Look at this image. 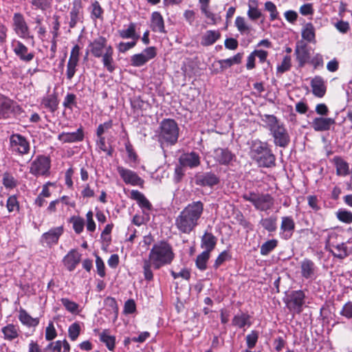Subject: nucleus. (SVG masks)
<instances>
[{
    "label": "nucleus",
    "mask_w": 352,
    "mask_h": 352,
    "mask_svg": "<svg viewBox=\"0 0 352 352\" xmlns=\"http://www.w3.org/2000/svg\"><path fill=\"white\" fill-rule=\"evenodd\" d=\"M175 258L172 246L165 241H161L153 245L148 259L143 261V274L145 280L151 281L153 279L151 267L159 270L162 266L169 265Z\"/></svg>",
    "instance_id": "nucleus-1"
},
{
    "label": "nucleus",
    "mask_w": 352,
    "mask_h": 352,
    "mask_svg": "<svg viewBox=\"0 0 352 352\" xmlns=\"http://www.w3.org/2000/svg\"><path fill=\"white\" fill-rule=\"evenodd\" d=\"M204 205L201 201L188 204L175 219V226L180 234H190L199 224Z\"/></svg>",
    "instance_id": "nucleus-2"
},
{
    "label": "nucleus",
    "mask_w": 352,
    "mask_h": 352,
    "mask_svg": "<svg viewBox=\"0 0 352 352\" xmlns=\"http://www.w3.org/2000/svg\"><path fill=\"white\" fill-rule=\"evenodd\" d=\"M250 155L260 167L272 168L276 166V156L266 142L252 140L250 146Z\"/></svg>",
    "instance_id": "nucleus-3"
},
{
    "label": "nucleus",
    "mask_w": 352,
    "mask_h": 352,
    "mask_svg": "<svg viewBox=\"0 0 352 352\" xmlns=\"http://www.w3.org/2000/svg\"><path fill=\"white\" fill-rule=\"evenodd\" d=\"M179 128L173 119H164L160 124L158 140L162 144L175 145L178 140Z\"/></svg>",
    "instance_id": "nucleus-4"
},
{
    "label": "nucleus",
    "mask_w": 352,
    "mask_h": 352,
    "mask_svg": "<svg viewBox=\"0 0 352 352\" xmlns=\"http://www.w3.org/2000/svg\"><path fill=\"white\" fill-rule=\"evenodd\" d=\"M244 200L250 201L254 208L260 211L271 210L274 204V198L268 193H259L249 191L242 195Z\"/></svg>",
    "instance_id": "nucleus-5"
},
{
    "label": "nucleus",
    "mask_w": 352,
    "mask_h": 352,
    "mask_svg": "<svg viewBox=\"0 0 352 352\" xmlns=\"http://www.w3.org/2000/svg\"><path fill=\"white\" fill-rule=\"evenodd\" d=\"M22 111L21 107L16 102L0 94V120L19 116Z\"/></svg>",
    "instance_id": "nucleus-6"
},
{
    "label": "nucleus",
    "mask_w": 352,
    "mask_h": 352,
    "mask_svg": "<svg viewBox=\"0 0 352 352\" xmlns=\"http://www.w3.org/2000/svg\"><path fill=\"white\" fill-rule=\"evenodd\" d=\"M305 299V294L302 290L292 291L287 297L286 306L293 314H299L302 311Z\"/></svg>",
    "instance_id": "nucleus-7"
},
{
    "label": "nucleus",
    "mask_w": 352,
    "mask_h": 352,
    "mask_svg": "<svg viewBox=\"0 0 352 352\" xmlns=\"http://www.w3.org/2000/svg\"><path fill=\"white\" fill-rule=\"evenodd\" d=\"M156 55L157 52L155 47H146L141 53L131 56L130 58V64L135 67H142L150 60L154 58Z\"/></svg>",
    "instance_id": "nucleus-8"
},
{
    "label": "nucleus",
    "mask_w": 352,
    "mask_h": 352,
    "mask_svg": "<svg viewBox=\"0 0 352 352\" xmlns=\"http://www.w3.org/2000/svg\"><path fill=\"white\" fill-rule=\"evenodd\" d=\"M10 147L13 153L21 155L28 153L30 144L26 138L19 133H14L10 137Z\"/></svg>",
    "instance_id": "nucleus-9"
},
{
    "label": "nucleus",
    "mask_w": 352,
    "mask_h": 352,
    "mask_svg": "<svg viewBox=\"0 0 352 352\" xmlns=\"http://www.w3.org/2000/svg\"><path fill=\"white\" fill-rule=\"evenodd\" d=\"M13 30L15 33L21 38H30V28L26 23L23 15L21 13L16 12L13 15Z\"/></svg>",
    "instance_id": "nucleus-10"
},
{
    "label": "nucleus",
    "mask_w": 352,
    "mask_h": 352,
    "mask_svg": "<svg viewBox=\"0 0 352 352\" xmlns=\"http://www.w3.org/2000/svg\"><path fill=\"white\" fill-rule=\"evenodd\" d=\"M82 0H74L69 12L68 24L70 28H74L78 23L83 22V10Z\"/></svg>",
    "instance_id": "nucleus-11"
},
{
    "label": "nucleus",
    "mask_w": 352,
    "mask_h": 352,
    "mask_svg": "<svg viewBox=\"0 0 352 352\" xmlns=\"http://www.w3.org/2000/svg\"><path fill=\"white\" fill-rule=\"evenodd\" d=\"M50 160L44 155L38 156L31 164L30 172L35 176L45 175L49 173Z\"/></svg>",
    "instance_id": "nucleus-12"
},
{
    "label": "nucleus",
    "mask_w": 352,
    "mask_h": 352,
    "mask_svg": "<svg viewBox=\"0 0 352 352\" xmlns=\"http://www.w3.org/2000/svg\"><path fill=\"white\" fill-rule=\"evenodd\" d=\"M110 45L107 44V39L102 36H98L90 42L87 50L95 58H100L106 52Z\"/></svg>",
    "instance_id": "nucleus-13"
},
{
    "label": "nucleus",
    "mask_w": 352,
    "mask_h": 352,
    "mask_svg": "<svg viewBox=\"0 0 352 352\" xmlns=\"http://www.w3.org/2000/svg\"><path fill=\"white\" fill-rule=\"evenodd\" d=\"M11 47L15 55L23 62L29 63L34 58V53L29 52L28 48L20 41L13 40Z\"/></svg>",
    "instance_id": "nucleus-14"
},
{
    "label": "nucleus",
    "mask_w": 352,
    "mask_h": 352,
    "mask_svg": "<svg viewBox=\"0 0 352 352\" xmlns=\"http://www.w3.org/2000/svg\"><path fill=\"white\" fill-rule=\"evenodd\" d=\"M117 170L126 184L139 186L143 185L144 180L135 172L120 166L117 167Z\"/></svg>",
    "instance_id": "nucleus-15"
},
{
    "label": "nucleus",
    "mask_w": 352,
    "mask_h": 352,
    "mask_svg": "<svg viewBox=\"0 0 352 352\" xmlns=\"http://www.w3.org/2000/svg\"><path fill=\"white\" fill-rule=\"evenodd\" d=\"M213 157L221 165L228 166L236 160V155L228 148H217L214 150Z\"/></svg>",
    "instance_id": "nucleus-16"
},
{
    "label": "nucleus",
    "mask_w": 352,
    "mask_h": 352,
    "mask_svg": "<svg viewBox=\"0 0 352 352\" xmlns=\"http://www.w3.org/2000/svg\"><path fill=\"white\" fill-rule=\"evenodd\" d=\"M64 232L63 226L52 228L48 232L43 233L41 237V242L48 247L57 244L60 236Z\"/></svg>",
    "instance_id": "nucleus-17"
},
{
    "label": "nucleus",
    "mask_w": 352,
    "mask_h": 352,
    "mask_svg": "<svg viewBox=\"0 0 352 352\" xmlns=\"http://www.w3.org/2000/svg\"><path fill=\"white\" fill-rule=\"evenodd\" d=\"M270 132L274 138L275 145L285 148L289 144V135L282 124Z\"/></svg>",
    "instance_id": "nucleus-18"
},
{
    "label": "nucleus",
    "mask_w": 352,
    "mask_h": 352,
    "mask_svg": "<svg viewBox=\"0 0 352 352\" xmlns=\"http://www.w3.org/2000/svg\"><path fill=\"white\" fill-rule=\"evenodd\" d=\"M219 177L212 172L204 173L195 176V183L201 186L212 187L219 183Z\"/></svg>",
    "instance_id": "nucleus-19"
},
{
    "label": "nucleus",
    "mask_w": 352,
    "mask_h": 352,
    "mask_svg": "<svg viewBox=\"0 0 352 352\" xmlns=\"http://www.w3.org/2000/svg\"><path fill=\"white\" fill-rule=\"evenodd\" d=\"M300 273L302 277L305 279L314 280L316 277V267L315 263L310 259L305 258L300 263Z\"/></svg>",
    "instance_id": "nucleus-20"
},
{
    "label": "nucleus",
    "mask_w": 352,
    "mask_h": 352,
    "mask_svg": "<svg viewBox=\"0 0 352 352\" xmlns=\"http://www.w3.org/2000/svg\"><path fill=\"white\" fill-rule=\"evenodd\" d=\"M58 139L63 143L81 142L84 139V131L82 128L80 127L75 132H62L58 135Z\"/></svg>",
    "instance_id": "nucleus-21"
},
{
    "label": "nucleus",
    "mask_w": 352,
    "mask_h": 352,
    "mask_svg": "<svg viewBox=\"0 0 352 352\" xmlns=\"http://www.w3.org/2000/svg\"><path fill=\"white\" fill-rule=\"evenodd\" d=\"M179 162L180 165L185 167H190L191 168L197 167L200 164V157L198 153L195 152H190L182 154L179 158Z\"/></svg>",
    "instance_id": "nucleus-22"
},
{
    "label": "nucleus",
    "mask_w": 352,
    "mask_h": 352,
    "mask_svg": "<svg viewBox=\"0 0 352 352\" xmlns=\"http://www.w3.org/2000/svg\"><path fill=\"white\" fill-rule=\"evenodd\" d=\"M281 220L280 231L282 237L285 239H289L294 231L295 222L292 217H283Z\"/></svg>",
    "instance_id": "nucleus-23"
},
{
    "label": "nucleus",
    "mask_w": 352,
    "mask_h": 352,
    "mask_svg": "<svg viewBox=\"0 0 352 352\" xmlns=\"http://www.w3.org/2000/svg\"><path fill=\"white\" fill-rule=\"evenodd\" d=\"M335 123L336 121L333 118L318 117L313 120L311 126L316 131H324L329 130Z\"/></svg>",
    "instance_id": "nucleus-24"
},
{
    "label": "nucleus",
    "mask_w": 352,
    "mask_h": 352,
    "mask_svg": "<svg viewBox=\"0 0 352 352\" xmlns=\"http://www.w3.org/2000/svg\"><path fill=\"white\" fill-rule=\"evenodd\" d=\"M81 260V254L76 250H72L63 258V263L67 269L72 272Z\"/></svg>",
    "instance_id": "nucleus-25"
},
{
    "label": "nucleus",
    "mask_w": 352,
    "mask_h": 352,
    "mask_svg": "<svg viewBox=\"0 0 352 352\" xmlns=\"http://www.w3.org/2000/svg\"><path fill=\"white\" fill-rule=\"evenodd\" d=\"M151 28L155 32L166 33L164 21L159 12H153L151 17Z\"/></svg>",
    "instance_id": "nucleus-26"
},
{
    "label": "nucleus",
    "mask_w": 352,
    "mask_h": 352,
    "mask_svg": "<svg viewBox=\"0 0 352 352\" xmlns=\"http://www.w3.org/2000/svg\"><path fill=\"white\" fill-rule=\"evenodd\" d=\"M87 10L89 12L90 19L92 21L96 22L98 20L103 21L104 9L97 0L91 1Z\"/></svg>",
    "instance_id": "nucleus-27"
},
{
    "label": "nucleus",
    "mask_w": 352,
    "mask_h": 352,
    "mask_svg": "<svg viewBox=\"0 0 352 352\" xmlns=\"http://www.w3.org/2000/svg\"><path fill=\"white\" fill-rule=\"evenodd\" d=\"M217 242V237L211 232H205L201 239V247L204 251L211 252L215 248Z\"/></svg>",
    "instance_id": "nucleus-28"
},
{
    "label": "nucleus",
    "mask_w": 352,
    "mask_h": 352,
    "mask_svg": "<svg viewBox=\"0 0 352 352\" xmlns=\"http://www.w3.org/2000/svg\"><path fill=\"white\" fill-rule=\"evenodd\" d=\"M118 34L123 39L131 38L136 42L140 38V34L136 32V24L135 23H130L126 29L119 30Z\"/></svg>",
    "instance_id": "nucleus-29"
},
{
    "label": "nucleus",
    "mask_w": 352,
    "mask_h": 352,
    "mask_svg": "<svg viewBox=\"0 0 352 352\" xmlns=\"http://www.w3.org/2000/svg\"><path fill=\"white\" fill-rule=\"evenodd\" d=\"M113 49L111 45L107 49L106 53H104L100 58H102V62L104 68L109 72H113L116 69V65L113 58Z\"/></svg>",
    "instance_id": "nucleus-30"
},
{
    "label": "nucleus",
    "mask_w": 352,
    "mask_h": 352,
    "mask_svg": "<svg viewBox=\"0 0 352 352\" xmlns=\"http://www.w3.org/2000/svg\"><path fill=\"white\" fill-rule=\"evenodd\" d=\"M46 351L52 352H69L70 351V346L66 340L63 341L57 340L56 342H50L45 348Z\"/></svg>",
    "instance_id": "nucleus-31"
},
{
    "label": "nucleus",
    "mask_w": 352,
    "mask_h": 352,
    "mask_svg": "<svg viewBox=\"0 0 352 352\" xmlns=\"http://www.w3.org/2000/svg\"><path fill=\"white\" fill-rule=\"evenodd\" d=\"M42 105L45 108L48 109L52 113L56 111L58 105L56 93L54 91L52 94H49L44 97L42 100Z\"/></svg>",
    "instance_id": "nucleus-32"
},
{
    "label": "nucleus",
    "mask_w": 352,
    "mask_h": 352,
    "mask_svg": "<svg viewBox=\"0 0 352 352\" xmlns=\"http://www.w3.org/2000/svg\"><path fill=\"white\" fill-rule=\"evenodd\" d=\"M3 338L8 341H12L19 336V328L13 324H8L1 329Z\"/></svg>",
    "instance_id": "nucleus-33"
},
{
    "label": "nucleus",
    "mask_w": 352,
    "mask_h": 352,
    "mask_svg": "<svg viewBox=\"0 0 352 352\" xmlns=\"http://www.w3.org/2000/svg\"><path fill=\"white\" fill-rule=\"evenodd\" d=\"M221 34L217 30H208L201 37V44L204 46H209L214 44L219 38Z\"/></svg>",
    "instance_id": "nucleus-34"
},
{
    "label": "nucleus",
    "mask_w": 352,
    "mask_h": 352,
    "mask_svg": "<svg viewBox=\"0 0 352 352\" xmlns=\"http://www.w3.org/2000/svg\"><path fill=\"white\" fill-rule=\"evenodd\" d=\"M295 54L299 66H304L309 58V53L307 49L306 45H297L295 49Z\"/></svg>",
    "instance_id": "nucleus-35"
},
{
    "label": "nucleus",
    "mask_w": 352,
    "mask_h": 352,
    "mask_svg": "<svg viewBox=\"0 0 352 352\" xmlns=\"http://www.w3.org/2000/svg\"><path fill=\"white\" fill-rule=\"evenodd\" d=\"M333 162L336 167V174L339 176H346L349 174V165L340 157H335Z\"/></svg>",
    "instance_id": "nucleus-36"
},
{
    "label": "nucleus",
    "mask_w": 352,
    "mask_h": 352,
    "mask_svg": "<svg viewBox=\"0 0 352 352\" xmlns=\"http://www.w3.org/2000/svg\"><path fill=\"white\" fill-rule=\"evenodd\" d=\"M334 257L339 259H344L349 255L346 244L344 242L338 243L333 248V252H331Z\"/></svg>",
    "instance_id": "nucleus-37"
},
{
    "label": "nucleus",
    "mask_w": 352,
    "mask_h": 352,
    "mask_svg": "<svg viewBox=\"0 0 352 352\" xmlns=\"http://www.w3.org/2000/svg\"><path fill=\"white\" fill-rule=\"evenodd\" d=\"M19 319L23 324L28 327H36L39 323L38 318H32L24 309L19 311Z\"/></svg>",
    "instance_id": "nucleus-38"
},
{
    "label": "nucleus",
    "mask_w": 352,
    "mask_h": 352,
    "mask_svg": "<svg viewBox=\"0 0 352 352\" xmlns=\"http://www.w3.org/2000/svg\"><path fill=\"white\" fill-rule=\"evenodd\" d=\"M276 217L271 216L270 217L262 218L259 223L265 230L269 232H272L276 230Z\"/></svg>",
    "instance_id": "nucleus-39"
},
{
    "label": "nucleus",
    "mask_w": 352,
    "mask_h": 352,
    "mask_svg": "<svg viewBox=\"0 0 352 352\" xmlns=\"http://www.w3.org/2000/svg\"><path fill=\"white\" fill-rule=\"evenodd\" d=\"M315 28L311 23H306L302 30V37L307 41L315 42Z\"/></svg>",
    "instance_id": "nucleus-40"
},
{
    "label": "nucleus",
    "mask_w": 352,
    "mask_h": 352,
    "mask_svg": "<svg viewBox=\"0 0 352 352\" xmlns=\"http://www.w3.org/2000/svg\"><path fill=\"white\" fill-rule=\"evenodd\" d=\"M131 196L133 199H135L138 202L141 208L148 210L151 209V204L149 201L138 190H132Z\"/></svg>",
    "instance_id": "nucleus-41"
},
{
    "label": "nucleus",
    "mask_w": 352,
    "mask_h": 352,
    "mask_svg": "<svg viewBox=\"0 0 352 352\" xmlns=\"http://www.w3.org/2000/svg\"><path fill=\"white\" fill-rule=\"evenodd\" d=\"M261 121L265 124V126L270 131L281 124L274 115L264 114L261 116Z\"/></svg>",
    "instance_id": "nucleus-42"
},
{
    "label": "nucleus",
    "mask_w": 352,
    "mask_h": 352,
    "mask_svg": "<svg viewBox=\"0 0 352 352\" xmlns=\"http://www.w3.org/2000/svg\"><path fill=\"white\" fill-rule=\"evenodd\" d=\"M339 235L333 232L330 231L327 234V236L325 239V250L329 252H333V248L337 245L339 242L338 241V239Z\"/></svg>",
    "instance_id": "nucleus-43"
},
{
    "label": "nucleus",
    "mask_w": 352,
    "mask_h": 352,
    "mask_svg": "<svg viewBox=\"0 0 352 352\" xmlns=\"http://www.w3.org/2000/svg\"><path fill=\"white\" fill-rule=\"evenodd\" d=\"M243 58V54L238 53L232 57L219 60V64L222 68L227 69L233 65L241 63Z\"/></svg>",
    "instance_id": "nucleus-44"
},
{
    "label": "nucleus",
    "mask_w": 352,
    "mask_h": 352,
    "mask_svg": "<svg viewBox=\"0 0 352 352\" xmlns=\"http://www.w3.org/2000/svg\"><path fill=\"white\" fill-rule=\"evenodd\" d=\"M210 253L204 251L197 256L196 266L200 270H205L207 268V262L210 258Z\"/></svg>",
    "instance_id": "nucleus-45"
},
{
    "label": "nucleus",
    "mask_w": 352,
    "mask_h": 352,
    "mask_svg": "<svg viewBox=\"0 0 352 352\" xmlns=\"http://www.w3.org/2000/svg\"><path fill=\"white\" fill-rule=\"evenodd\" d=\"M278 245V241L276 239H271L266 242H265L261 246L260 252L263 256H267L274 249L276 248Z\"/></svg>",
    "instance_id": "nucleus-46"
},
{
    "label": "nucleus",
    "mask_w": 352,
    "mask_h": 352,
    "mask_svg": "<svg viewBox=\"0 0 352 352\" xmlns=\"http://www.w3.org/2000/svg\"><path fill=\"white\" fill-rule=\"evenodd\" d=\"M32 6L36 10L45 11L51 7L52 0H30Z\"/></svg>",
    "instance_id": "nucleus-47"
},
{
    "label": "nucleus",
    "mask_w": 352,
    "mask_h": 352,
    "mask_svg": "<svg viewBox=\"0 0 352 352\" xmlns=\"http://www.w3.org/2000/svg\"><path fill=\"white\" fill-rule=\"evenodd\" d=\"M60 301L65 308L72 314H78L79 305L74 301L70 300L67 298H63Z\"/></svg>",
    "instance_id": "nucleus-48"
},
{
    "label": "nucleus",
    "mask_w": 352,
    "mask_h": 352,
    "mask_svg": "<svg viewBox=\"0 0 352 352\" xmlns=\"http://www.w3.org/2000/svg\"><path fill=\"white\" fill-rule=\"evenodd\" d=\"M2 183L6 188H14L17 185V181L12 174L8 172L3 173Z\"/></svg>",
    "instance_id": "nucleus-49"
},
{
    "label": "nucleus",
    "mask_w": 352,
    "mask_h": 352,
    "mask_svg": "<svg viewBox=\"0 0 352 352\" xmlns=\"http://www.w3.org/2000/svg\"><path fill=\"white\" fill-rule=\"evenodd\" d=\"M235 25L241 34H248L250 32V27L246 23L245 19L242 16H237L236 18Z\"/></svg>",
    "instance_id": "nucleus-50"
},
{
    "label": "nucleus",
    "mask_w": 352,
    "mask_h": 352,
    "mask_svg": "<svg viewBox=\"0 0 352 352\" xmlns=\"http://www.w3.org/2000/svg\"><path fill=\"white\" fill-rule=\"evenodd\" d=\"M249 318L250 316L248 314L242 313L234 317L232 320V324L239 328H242L247 324Z\"/></svg>",
    "instance_id": "nucleus-51"
},
{
    "label": "nucleus",
    "mask_w": 352,
    "mask_h": 352,
    "mask_svg": "<svg viewBox=\"0 0 352 352\" xmlns=\"http://www.w3.org/2000/svg\"><path fill=\"white\" fill-rule=\"evenodd\" d=\"M69 221L73 224V228L77 234L82 232L85 226V221L82 218L74 216L70 218Z\"/></svg>",
    "instance_id": "nucleus-52"
},
{
    "label": "nucleus",
    "mask_w": 352,
    "mask_h": 352,
    "mask_svg": "<svg viewBox=\"0 0 352 352\" xmlns=\"http://www.w3.org/2000/svg\"><path fill=\"white\" fill-rule=\"evenodd\" d=\"M291 66V56L287 55L284 56L280 65H278L277 73L283 74L288 71L290 69Z\"/></svg>",
    "instance_id": "nucleus-53"
},
{
    "label": "nucleus",
    "mask_w": 352,
    "mask_h": 352,
    "mask_svg": "<svg viewBox=\"0 0 352 352\" xmlns=\"http://www.w3.org/2000/svg\"><path fill=\"white\" fill-rule=\"evenodd\" d=\"M337 218L346 223H352V212L346 210H339L337 212Z\"/></svg>",
    "instance_id": "nucleus-54"
},
{
    "label": "nucleus",
    "mask_w": 352,
    "mask_h": 352,
    "mask_svg": "<svg viewBox=\"0 0 352 352\" xmlns=\"http://www.w3.org/2000/svg\"><path fill=\"white\" fill-rule=\"evenodd\" d=\"M6 207L9 212L18 211L19 210V204L15 195H12L8 197Z\"/></svg>",
    "instance_id": "nucleus-55"
},
{
    "label": "nucleus",
    "mask_w": 352,
    "mask_h": 352,
    "mask_svg": "<svg viewBox=\"0 0 352 352\" xmlns=\"http://www.w3.org/2000/svg\"><path fill=\"white\" fill-rule=\"evenodd\" d=\"M258 339V333L256 331H252L246 336V344L248 349H252L255 346Z\"/></svg>",
    "instance_id": "nucleus-56"
},
{
    "label": "nucleus",
    "mask_w": 352,
    "mask_h": 352,
    "mask_svg": "<svg viewBox=\"0 0 352 352\" xmlns=\"http://www.w3.org/2000/svg\"><path fill=\"white\" fill-rule=\"evenodd\" d=\"M100 340L102 342L105 343L107 347L110 350H113L115 347V337L106 334L105 333H102L100 335Z\"/></svg>",
    "instance_id": "nucleus-57"
},
{
    "label": "nucleus",
    "mask_w": 352,
    "mask_h": 352,
    "mask_svg": "<svg viewBox=\"0 0 352 352\" xmlns=\"http://www.w3.org/2000/svg\"><path fill=\"white\" fill-rule=\"evenodd\" d=\"M137 44L135 41L130 42H120L117 45V50L120 53H125L129 50L133 48Z\"/></svg>",
    "instance_id": "nucleus-58"
},
{
    "label": "nucleus",
    "mask_w": 352,
    "mask_h": 352,
    "mask_svg": "<svg viewBox=\"0 0 352 352\" xmlns=\"http://www.w3.org/2000/svg\"><path fill=\"white\" fill-rule=\"evenodd\" d=\"M78 61L69 60L67 65L66 76L71 79L75 74Z\"/></svg>",
    "instance_id": "nucleus-59"
},
{
    "label": "nucleus",
    "mask_w": 352,
    "mask_h": 352,
    "mask_svg": "<svg viewBox=\"0 0 352 352\" xmlns=\"http://www.w3.org/2000/svg\"><path fill=\"white\" fill-rule=\"evenodd\" d=\"M80 325L74 322L73 323L68 329L69 336L73 341L76 340L80 334Z\"/></svg>",
    "instance_id": "nucleus-60"
},
{
    "label": "nucleus",
    "mask_w": 352,
    "mask_h": 352,
    "mask_svg": "<svg viewBox=\"0 0 352 352\" xmlns=\"http://www.w3.org/2000/svg\"><path fill=\"white\" fill-rule=\"evenodd\" d=\"M230 255L228 251L224 250L223 251L215 260L214 267L217 269L221 264H223L226 261L230 258Z\"/></svg>",
    "instance_id": "nucleus-61"
},
{
    "label": "nucleus",
    "mask_w": 352,
    "mask_h": 352,
    "mask_svg": "<svg viewBox=\"0 0 352 352\" xmlns=\"http://www.w3.org/2000/svg\"><path fill=\"white\" fill-rule=\"evenodd\" d=\"M340 314L344 317H345L347 319H351L352 318V302L349 301L346 303H345L340 312Z\"/></svg>",
    "instance_id": "nucleus-62"
},
{
    "label": "nucleus",
    "mask_w": 352,
    "mask_h": 352,
    "mask_svg": "<svg viewBox=\"0 0 352 352\" xmlns=\"http://www.w3.org/2000/svg\"><path fill=\"white\" fill-rule=\"evenodd\" d=\"M265 8L270 12V20H275L278 16V12L275 4L272 1H267L265 3Z\"/></svg>",
    "instance_id": "nucleus-63"
},
{
    "label": "nucleus",
    "mask_w": 352,
    "mask_h": 352,
    "mask_svg": "<svg viewBox=\"0 0 352 352\" xmlns=\"http://www.w3.org/2000/svg\"><path fill=\"white\" fill-rule=\"evenodd\" d=\"M56 331L52 322L48 324L45 329V339L47 340H52L56 337Z\"/></svg>",
    "instance_id": "nucleus-64"
}]
</instances>
